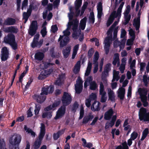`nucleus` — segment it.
I'll return each instance as SVG.
<instances>
[{
    "label": "nucleus",
    "instance_id": "1",
    "mask_svg": "<svg viewBox=\"0 0 149 149\" xmlns=\"http://www.w3.org/2000/svg\"><path fill=\"white\" fill-rule=\"evenodd\" d=\"M79 22V20L77 19H74L72 22H68L67 27L65 31H63L64 35L60 36L58 39V41H60V47H63L65 46L69 41V38L68 36L70 33L69 30L72 26V29L74 31L72 34V37L74 39L78 38V36L76 35V31L77 29V24Z\"/></svg>",
    "mask_w": 149,
    "mask_h": 149
},
{
    "label": "nucleus",
    "instance_id": "2",
    "mask_svg": "<svg viewBox=\"0 0 149 149\" xmlns=\"http://www.w3.org/2000/svg\"><path fill=\"white\" fill-rule=\"evenodd\" d=\"M124 4V2H122L118 8L115 16V18L118 17L117 20L114 22L109 29L107 33L108 36L105 38L104 41V49L106 54L109 53L110 44L111 42V36L112 30L117 25L119 21L121 16L122 9Z\"/></svg>",
    "mask_w": 149,
    "mask_h": 149
},
{
    "label": "nucleus",
    "instance_id": "3",
    "mask_svg": "<svg viewBox=\"0 0 149 149\" xmlns=\"http://www.w3.org/2000/svg\"><path fill=\"white\" fill-rule=\"evenodd\" d=\"M60 104L58 102H54L53 104L47 107L44 109V112L43 113L42 117L43 118H50L52 116L51 110H54Z\"/></svg>",
    "mask_w": 149,
    "mask_h": 149
},
{
    "label": "nucleus",
    "instance_id": "4",
    "mask_svg": "<svg viewBox=\"0 0 149 149\" xmlns=\"http://www.w3.org/2000/svg\"><path fill=\"white\" fill-rule=\"evenodd\" d=\"M21 140V137L20 135L15 134L14 135L9 141L10 146L13 149H19L18 144L20 143Z\"/></svg>",
    "mask_w": 149,
    "mask_h": 149
},
{
    "label": "nucleus",
    "instance_id": "5",
    "mask_svg": "<svg viewBox=\"0 0 149 149\" xmlns=\"http://www.w3.org/2000/svg\"><path fill=\"white\" fill-rule=\"evenodd\" d=\"M40 127V132L39 136V140H36L35 142L33 147L35 149H37L40 146L41 141L42 140L45 133V126L43 123H41Z\"/></svg>",
    "mask_w": 149,
    "mask_h": 149
},
{
    "label": "nucleus",
    "instance_id": "6",
    "mask_svg": "<svg viewBox=\"0 0 149 149\" xmlns=\"http://www.w3.org/2000/svg\"><path fill=\"white\" fill-rule=\"evenodd\" d=\"M4 41L6 43L9 44L12 47L13 49H17V44L15 42V37L12 34H8L5 37Z\"/></svg>",
    "mask_w": 149,
    "mask_h": 149
},
{
    "label": "nucleus",
    "instance_id": "7",
    "mask_svg": "<svg viewBox=\"0 0 149 149\" xmlns=\"http://www.w3.org/2000/svg\"><path fill=\"white\" fill-rule=\"evenodd\" d=\"M139 119L140 121L149 123V112H147L146 109L143 107L141 108L139 112Z\"/></svg>",
    "mask_w": 149,
    "mask_h": 149
},
{
    "label": "nucleus",
    "instance_id": "8",
    "mask_svg": "<svg viewBox=\"0 0 149 149\" xmlns=\"http://www.w3.org/2000/svg\"><path fill=\"white\" fill-rule=\"evenodd\" d=\"M47 89L46 88H42V92L39 95H35L33 96V98L38 103H41L44 102L46 99L45 95L47 94V93L46 91Z\"/></svg>",
    "mask_w": 149,
    "mask_h": 149
},
{
    "label": "nucleus",
    "instance_id": "9",
    "mask_svg": "<svg viewBox=\"0 0 149 149\" xmlns=\"http://www.w3.org/2000/svg\"><path fill=\"white\" fill-rule=\"evenodd\" d=\"M130 10V6L129 5H127L125 9V10L123 13L125 21L123 24L126 25L129 22L130 20L131 16L129 14Z\"/></svg>",
    "mask_w": 149,
    "mask_h": 149
},
{
    "label": "nucleus",
    "instance_id": "10",
    "mask_svg": "<svg viewBox=\"0 0 149 149\" xmlns=\"http://www.w3.org/2000/svg\"><path fill=\"white\" fill-rule=\"evenodd\" d=\"M38 29L37 23L36 21L32 22L28 31L29 33L31 36H33L36 33Z\"/></svg>",
    "mask_w": 149,
    "mask_h": 149
},
{
    "label": "nucleus",
    "instance_id": "11",
    "mask_svg": "<svg viewBox=\"0 0 149 149\" xmlns=\"http://www.w3.org/2000/svg\"><path fill=\"white\" fill-rule=\"evenodd\" d=\"M71 100L72 98L70 95L68 93L64 92L62 99L63 106L68 105L71 103Z\"/></svg>",
    "mask_w": 149,
    "mask_h": 149
},
{
    "label": "nucleus",
    "instance_id": "12",
    "mask_svg": "<svg viewBox=\"0 0 149 149\" xmlns=\"http://www.w3.org/2000/svg\"><path fill=\"white\" fill-rule=\"evenodd\" d=\"M83 81L81 79L78 78L76 81V83L75 85V88L76 93H79L82 91L83 88Z\"/></svg>",
    "mask_w": 149,
    "mask_h": 149
},
{
    "label": "nucleus",
    "instance_id": "13",
    "mask_svg": "<svg viewBox=\"0 0 149 149\" xmlns=\"http://www.w3.org/2000/svg\"><path fill=\"white\" fill-rule=\"evenodd\" d=\"M65 111V107L63 106L60 108L56 112V116L54 118L55 120L59 119L62 117L64 115Z\"/></svg>",
    "mask_w": 149,
    "mask_h": 149
},
{
    "label": "nucleus",
    "instance_id": "14",
    "mask_svg": "<svg viewBox=\"0 0 149 149\" xmlns=\"http://www.w3.org/2000/svg\"><path fill=\"white\" fill-rule=\"evenodd\" d=\"M141 8L139 10L138 14V17L135 18L134 20L133 25L135 27L136 29L138 30L140 26V15L143 11V10L141 9Z\"/></svg>",
    "mask_w": 149,
    "mask_h": 149
},
{
    "label": "nucleus",
    "instance_id": "15",
    "mask_svg": "<svg viewBox=\"0 0 149 149\" xmlns=\"http://www.w3.org/2000/svg\"><path fill=\"white\" fill-rule=\"evenodd\" d=\"M3 30L6 33H16L18 32V29L14 26L4 27L3 29Z\"/></svg>",
    "mask_w": 149,
    "mask_h": 149
},
{
    "label": "nucleus",
    "instance_id": "16",
    "mask_svg": "<svg viewBox=\"0 0 149 149\" xmlns=\"http://www.w3.org/2000/svg\"><path fill=\"white\" fill-rule=\"evenodd\" d=\"M8 52L7 48L4 47L1 50V59L3 61H5L8 57Z\"/></svg>",
    "mask_w": 149,
    "mask_h": 149
},
{
    "label": "nucleus",
    "instance_id": "17",
    "mask_svg": "<svg viewBox=\"0 0 149 149\" xmlns=\"http://www.w3.org/2000/svg\"><path fill=\"white\" fill-rule=\"evenodd\" d=\"M107 90L109 100L112 102H114L116 97L114 92L110 88H108Z\"/></svg>",
    "mask_w": 149,
    "mask_h": 149
},
{
    "label": "nucleus",
    "instance_id": "18",
    "mask_svg": "<svg viewBox=\"0 0 149 149\" xmlns=\"http://www.w3.org/2000/svg\"><path fill=\"white\" fill-rule=\"evenodd\" d=\"M118 97L120 100H123L124 99L125 94V89L123 88H119L117 91Z\"/></svg>",
    "mask_w": 149,
    "mask_h": 149
},
{
    "label": "nucleus",
    "instance_id": "19",
    "mask_svg": "<svg viewBox=\"0 0 149 149\" xmlns=\"http://www.w3.org/2000/svg\"><path fill=\"white\" fill-rule=\"evenodd\" d=\"M97 17L100 19L102 15H103L102 5L101 2H99L98 3L97 6Z\"/></svg>",
    "mask_w": 149,
    "mask_h": 149
},
{
    "label": "nucleus",
    "instance_id": "20",
    "mask_svg": "<svg viewBox=\"0 0 149 149\" xmlns=\"http://www.w3.org/2000/svg\"><path fill=\"white\" fill-rule=\"evenodd\" d=\"M86 17H85L81 20L79 26V29H78V28H77V31L79 32V31H81L80 29L84 30L85 29L86 25ZM78 25V24H77V26Z\"/></svg>",
    "mask_w": 149,
    "mask_h": 149
},
{
    "label": "nucleus",
    "instance_id": "21",
    "mask_svg": "<svg viewBox=\"0 0 149 149\" xmlns=\"http://www.w3.org/2000/svg\"><path fill=\"white\" fill-rule=\"evenodd\" d=\"M116 14V11H113L111 14L107 23V26H109L112 23L115 18V15Z\"/></svg>",
    "mask_w": 149,
    "mask_h": 149
},
{
    "label": "nucleus",
    "instance_id": "22",
    "mask_svg": "<svg viewBox=\"0 0 149 149\" xmlns=\"http://www.w3.org/2000/svg\"><path fill=\"white\" fill-rule=\"evenodd\" d=\"M40 35L38 33L36 34L34 36V39L31 44V46L33 48L38 47V40L39 38Z\"/></svg>",
    "mask_w": 149,
    "mask_h": 149
},
{
    "label": "nucleus",
    "instance_id": "23",
    "mask_svg": "<svg viewBox=\"0 0 149 149\" xmlns=\"http://www.w3.org/2000/svg\"><path fill=\"white\" fill-rule=\"evenodd\" d=\"M50 73L48 72V71L47 70H44L42 71L38 77V79H42L45 78L46 76L48 74H49L52 71V70H50Z\"/></svg>",
    "mask_w": 149,
    "mask_h": 149
},
{
    "label": "nucleus",
    "instance_id": "24",
    "mask_svg": "<svg viewBox=\"0 0 149 149\" xmlns=\"http://www.w3.org/2000/svg\"><path fill=\"white\" fill-rule=\"evenodd\" d=\"M111 64L108 63L106 64L104 68V71L102 72V74L103 76H107L108 72L111 70Z\"/></svg>",
    "mask_w": 149,
    "mask_h": 149
},
{
    "label": "nucleus",
    "instance_id": "25",
    "mask_svg": "<svg viewBox=\"0 0 149 149\" xmlns=\"http://www.w3.org/2000/svg\"><path fill=\"white\" fill-rule=\"evenodd\" d=\"M15 23V19L11 18H8L4 21L3 24L5 25H14Z\"/></svg>",
    "mask_w": 149,
    "mask_h": 149
},
{
    "label": "nucleus",
    "instance_id": "26",
    "mask_svg": "<svg viewBox=\"0 0 149 149\" xmlns=\"http://www.w3.org/2000/svg\"><path fill=\"white\" fill-rule=\"evenodd\" d=\"M113 113L112 109H109L104 114V118L106 120H109L111 117Z\"/></svg>",
    "mask_w": 149,
    "mask_h": 149
},
{
    "label": "nucleus",
    "instance_id": "27",
    "mask_svg": "<svg viewBox=\"0 0 149 149\" xmlns=\"http://www.w3.org/2000/svg\"><path fill=\"white\" fill-rule=\"evenodd\" d=\"M99 91V94L100 96L107 95V93L104 90V86L102 82L100 83Z\"/></svg>",
    "mask_w": 149,
    "mask_h": 149
},
{
    "label": "nucleus",
    "instance_id": "28",
    "mask_svg": "<svg viewBox=\"0 0 149 149\" xmlns=\"http://www.w3.org/2000/svg\"><path fill=\"white\" fill-rule=\"evenodd\" d=\"M100 103L97 101H95L91 107V109L92 111H97L99 109V106Z\"/></svg>",
    "mask_w": 149,
    "mask_h": 149
},
{
    "label": "nucleus",
    "instance_id": "29",
    "mask_svg": "<svg viewBox=\"0 0 149 149\" xmlns=\"http://www.w3.org/2000/svg\"><path fill=\"white\" fill-rule=\"evenodd\" d=\"M119 72L118 71H116L115 70L113 71V79L112 80V82L115 81H118L120 78L119 76Z\"/></svg>",
    "mask_w": 149,
    "mask_h": 149
},
{
    "label": "nucleus",
    "instance_id": "30",
    "mask_svg": "<svg viewBox=\"0 0 149 149\" xmlns=\"http://www.w3.org/2000/svg\"><path fill=\"white\" fill-rule=\"evenodd\" d=\"M71 50L70 46H68L63 51V54L65 58H67L69 55Z\"/></svg>",
    "mask_w": 149,
    "mask_h": 149
},
{
    "label": "nucleus",
    "instance_id": "31",
    "mask_svg": "<svg viewBox=\"0 0 149 149\" xmlns=\"http://www.w3.org/2000/svg\"><path fill=\"white\" fill-rule=\"evenodd\" d=\"M81 61H79L76 63L73 70L75 74L77 73L79 71L81 66Z\"/></svg>",
    "mask_w": 149,
    "mask_h": 149
},
{
    "label": "nucleus",
    "instance_id": "32",
    "mask_svg": "<svg viewBox=\"0 0 149 149\" xmlns=\"http://www.w3.org/2000/svg\"><path fill=\"white\" fill-rule=\"evenodd\" d=\"M44 57V54L42 52H38L36 53L35 55V59L39 61L42 60Z\"/></svg>",
    "mask_w": 149,
    "mask_h": 149
},
{
    "label": "nucleus",
    "instance_id": "33",
    "mask_svg": "<svg viewBox=\"0 0 149 149\" xmlns=\"http://www.w3.org/2000/svg\"><path fill=\"white\" fill-rule=\"evenodd\" d=\"M92 67V63L90 62H88V66L85 73V75L86 76H88L90 74L91 69Z\"/></svg>",
    "mask_w": 149,
    "mask_h": 149
},
{
    "label": "nucleus",
    "instance_id": "34",
    "mask_svg": "<svg viewBox=\"0 0 149 149\" xmlns=\"http://www.w3.org/2000/svg\"><path fill=\"white\" fill-rule=\"evenodd\" d=\"M79 45L77 44L75 45L74 47L72 52V58L74 59L77 53V52L79 48Z\"/></svg>",
    "mask_w": 149,
    "mask_h": 149
},
{
    "label": "nucleus",
    "instance_id": "35",
    "mask_svg": "<svg viewBox=\"0 0 149 149\" xmlns=\"http://www.w3.org/2000/svg\"><path fill=\"white\" fill-rule=\"evenodd\" d=\"M89 85V88L93 91L95 90L98 87V85L95 81H93L91 82Z\"/></svg>",
    "mask_w": 149,
    "mask_h": 149
},
{
    "label": "nucleus",
    "instance_id": "36",
    "mask_svg": "<svg viewBox=\"0 0 149 149\" xmlns=\"http://www.w3.org/2000/svg\"><path fill=\"white\" fill-rule=\"evenodd\" d=\"M93 78L91 76L88 77L86 80L85 82L84 83V87L86 88L87 87L88 84H90L91 82L93 81Z\"/></svg>",
    "mask_w": 149,
    "mask_h": 149
},
{
    "label": "nucleus",
    "instance_id": "37",
    "mask_svg": "<svg viewBox=\"0 0 149 149\" xmlns=\"http://www.w3.org/2000/svg\"><path fill=\"white\" fill-rule=\"evenodd\" d=\"M24 129L28 133H30L31 135L33 137L35 136V133L31 129L27 127L26 125L24 126Z\"/></svg>",
    "mask_w": 149,
    "mask_h": 149
},
{
    "label": "nucleus",
    "instance_id": "38",
    "mask_svg": "<svg viewBox=\"0 0 149 149\" xmlns=\"http://www.w3.org/2000/svg\"><path fill=\"white\" fill-rule=\"evenodd\" d=\"M64 131V130H62L54 134V138L55 140H57L59 136L63 134Z\"/></svg>",
    "mask_w": 149,
    "mask_h": 149
},
{
    "label": "nucleus",
    "instance_id": "39",
    "mask_svg": "<svg viewBox=\"0 0 149 149\" xmlns=\"http://www.w3.org/2000/svg\"><path fill=\"white\" fill-rule=\"evenodd\" d=\"M123 126L124 127V130H131V127L128 124L127 120H126L125 121L123 124Z\"/></svg>",
    "mask_w": 149,
    "mask_h": 149
},
{
    "label": "nucleus",
    "instance_id": "40",
    "mask_svg": "<svg viewBox=\"0 0 149 149\" xmlns=\"http://www.w3.org/2000/svg\"><path fill=\"white\" fill-rule=\"evenodd\" d=\"M148 132V128L145 129L143 132L142 136L141 139V141L143 140L147 136Z\"/></svg>",
    "mask_w": 149,
    "mask_h": 149
},
{
    "label": "nucleus",
    "instance_id": "41",
    "mask_svg": "<svg viewBox=\"0 0 149 149\" xmlns=\"http://www.w3.org/2000/svg\"><path fill=\"white\" fill-rule=\"evenodd\" d=\"M82 4V0H76L75 2V8L79 9Z\"/></svg>",
    "mask_w": 149,
    "mask_h": 149
},
{
    "label": "nucleus",
    "instance_id": "42",
    "mask_svg": "<svg viewBox=\"0 0 149 149\" xmlns=\"http://www.w3.org/2000/svg\"><path fill=\"white\" fill-rule=\"evenodd\" d=\"M99 55L97 52H96L93 58L94 63L96 64L97 63V61L99 58Z\"/></svg>",
    "mask_w": 149,
    "mask_h": 149
},
{
    "label": "nucleus",
    "instance_id": "43",
    "mask_svg": "<svg viewBox=\"0 0 149 149\" xmlns=\"http://www.w3.org/2000/svg\"><path fill=\"white\" fill-rule=\"evenodd\" d=\"M46 88L47 89L46 91L47 93V94L52 93L54 90V87L52 86H50L48 87L44 88Z\"/></svg>",
    "mask_w": 149,
    "mask_h": 149
},
{
    "label": "nucleus",
    "instance_id": "44",
    "mask_svg": "<svg viewBox=\"0 0 149 149\" xmlns=\"http://www.w3.org/2000/svg\"><path fill=\"white\" fill-rule=\"evenodd\" d=\"M90 21L93 24L95 22V18L94 14L93 12H91L89 17Z\"/></svg>",
    "mask_w": 149,
    "mask_h": 149
},
{
    "label": "nucleus",
    "instance_id": "45",
    "mask_svg": "<svg viewBox=\"0 0 149 149\" xmlns=\"http://www.w3.org/2000/svg\"><path fill=\"white\" fill-rule=\"evenodd\" d=\"M148 78L146 75H144L143 76V81L145 85L147 86L148 85Z\"/></svg>",
    "mask_w": 149,
    "mask_h": 149
},
{
    "label": "nucleus",
    "instance_id": "46",
    "mask_svg": "<svg viewBox=\"0 0 149 149\" xmlns=\"http://www.w3.org/2000/svg\"><path fill=\"white\" fill-rule=\"evenodd\" d=\"M72 8L71 7L69 8V10L70 11V13L68 14V17L69 18V20H71L72 19L74 14L73 12L72 11Z\"/></svg>",
    "mask_w": 149,
    "mask_h": 149
},
{
    "label": "nucleus",
    "instance_id": "47",
    "mask_svg": "<svg viewBox=\"0 0 149 149\" xmlns=\"http://www.w3.org/2000/svg\"><path fill=\"white\" fill-rule=\"evenodd\" d=\"M138 136V134L136 132H133L131 134L130 138L134 140L137 138Z\"/></svg>",
    "mask_w": 149,
    "mask_h": 149
},
{
    "label": "nucleus",
    "instance_id": "48",
    "mask_svg": "<svg viewBox=\"0 0 149 149\" xmlns=\"http://www.w3.org/2000/svg\"><path fill=\"white\" fill-rule=\"evenodd\" d=\"M129 34L131 37V38L134 40L135 38V32L132 29H131L129 30Z\"/></svg>",
    "mask_w": 149,
    "mask_h": 149
},
{
    "label": "nucleus",
    "instance_id": "49",
    "mask_svg": "<svg viewBox=\"0 0 149 149\" xmlns=\"http://www.w3.org/2000/svg\"><path fill=\"white\" fill-rule=\"evenodd\" d=\"M30 15L27 13L24 12L23 14V18L25 19L24 23H26L30 16Z\"/></svg>",
    "mask_w": 149,
    "mask_h": 149
},
{
    "label": "nucleus",
    "instance_id": "50",
    "mask_svg": "<svg viewBox=\"0 0 149 149\" xmlns=\"http://www.w3.org/2000/svg\"><path fill=\"white\" fill-rule=\"evenodd\" d=\"M116 119V115L113 116L112 117L110 123V126L111 127H112L114 125Z\"/></svg>",
    "mask_w": 149,
    "mask_h": 149
},
{
    "label": "nucleus",
    "instance_id": "51",
    "mask_svg": "<svg viewBox=\"0 0 149 149\" xmlns=\"http://www.w3.org/2000/svg\"><path fill=\"white\" fill-rule=\"evenodd\" d=\"M40 33L43 37H44L47 34V31H46V27H44L41 30Z\"/></svg>",
    "mask_w": 149,
    "mask_h": 149
},
{
    "label": "nucleus",
    "instance_id": "52",
    "mask_svg": "<svg viewBox=\"0 0 149 149\" xmlns=\"http://www.w3.org/2000/svg\"><path fill=\"white\" fill-rule=\"evenodd\" d=\"M40 108V106L39 105L36 104V108L34 110L35 113L36 115L38 114Z\"/></svg>",
    "mask_w": 149,
    "mask_h": 149
},
{
    "label": "nucleus",
    "instance_id": "53",
    "mask_svg": "<svg viewBox=\"0 0 149 149\" xmlns=\"http://www.w3.org/2000/svg\"><path fill=\"white\" fill-rule=\"evenodd\" d=\"M140 70L141 72H143L146 65V64L144 62L140 63Z\"/></svg>",
    "mask_w": 149,
    "mask_h": 149
},
{
    "label": "nucleus",
    "instance_id": "54",
    "mask_svg": "<svg viewBox=\"0 0 149 149\" xmlns=\"http://www.w3.org/2000/svg\"><path fill=\"white\" fill-rule=\"evenodd\" d=\"M97 97L96 94L95 93H92L89 96V99L91 100H95Z\"/></svg>",
    "mask_w": 149,
    "mask_h": 149
},
{
    "label": "nucleus",
    "instance_id": "55",
    "mask_svg": "<svg viewBox=\"0 0 149 149\" xmlns=\"http://www.w3.org/2000/svg\"><path fill=\"white\" fill-rule=\"evenodd\" d=\"M76 35L79 37V36H80V38L79 39V41H81L83 38V36L81 34V31H79V32L76 31Z\"/></svg>",
    "mask_w": 149,
    "mask_h": 149
},
{
    "label": "nucleus",
    "instance_id": "56",
    "mask_svg": "<svg viewBox=\"0 0 149 149\" xmlns=\"http://www.w3.org/2000/svg\"><path fill=\"white\" fill-rule=\"evenodd\" d=\"M84 113V110L83 107L82 106H81L80 112V117H79V119H81L83 118Z\"/></svg>",
    "mask_w": 149,
    "mask_h": 149
},
{
    "label": "nucleus",
    "instance_id": "57",
    "mask_svg": "<svg viewBox=\"0 0 149 149\" xmlns=\"http://www.w3.org/2000/svg\"><path fill=\"white\" fill-rule=\"evenodd\" d=\"M28 0H24L23 1L22 7V10H23L24 8H25V7L27 6L28 4Z\"/></svg>",
    "mask_w": 149,
    "mask_h": 149
},
{
    "label": "nucleus",
    "instance_id": "58",
    "mask_svg": "<svg viewBox=\"0 0 149 149\" xmlns=\"http://www.w3.org/2000/svg\"><path fill=\"white\" fill-rule=\"evenodd\" d=\"M134 40H133V39L132 38H131L129 39L127 41L126 45H133Z\"/></svg>",
    "mask_w": 149,
    "mask_h": 149
},
{
    "label": "nucleus",
    "instance_id": "59",
    "mask_svg": "<svg viewBox=\"0 0 149 149\" xmlns=\"http://www.w3.org/2000/svg\"><path fill=\"white\" fill-rule=\"evenodd\" d=\"M125 40V39L124 40V39L122 41V42L120 43L119 44V46H120V50L124 48Z\"/></svg>",
    "mask_w": 149,
    "mask_h": 149
},
{
    "label": "nucleus",
    "instance_id": "60",
    "mask_svg": "<svg viewBox=\"0 0 149 149\" xmlns=\"http://www.w3.org/2000/svg\"><path fill=\"white\" fill-rule=\"evenodd\" d=\"M33 79L31 78H30L29 80L27 82L26 85L25 86V89H27L29 87Z\"/></svg>",
    "mask_w": 149,
    "mask_h": 149
},
{
    "label": "nucleus",
    "instance_id": "61",
    "mask_svg": "<svg viewBox=\"0 0 149 149\" xmlns=\"http://www.w3.org/2000/svg\"><path fill=\"white\" fill-rule=\"evenodd\" d=\"M126 34V32L123 29H121V38H124Z\"/></svg>",
    "mask_w": 149,
    "mask_h": 149
},
{
    "label": "nucleus",
    "instance_id": "62",
    "mask_svg": "<svg viewBox=\"0 0 149 149\" xmlns=\"http://www.w3.org/2000/svg\"><path fill=\"white\" fill-rule=\"evenodd\" d=\"M122 149H128L129 147L127 145L126 142L125 141L122 143Z\"/></svg>",
    "mask_w": 149,
    "mask_h": 149
},
{
    "label": "nucleus",
    "instance_id": "63",
    "mask_svg": "<svg viewBox=\"0 0 149 149\" xmlns=\"http://www.w3.org/2000/svg\"><path fill=\"white\" fill-rule=\"evenodd\" d=\"M106 95H101V102H105L107 100Z\"/></svg>",
    "mask_w": 149,
    "mask_h": 149
},
{
    "label": "nucleus",
    "instance_id": "64",
    "mask_svg": "<svg viewBox=\"0 0 149 149\" xmlns=\"http://www.w3.org/2000/svg\"><path fill=\"white\" fill-rule=\"evenodd\" d=\"M58 30V28L56 25H53L52 27L51 31L53 33L56 32Z\"/></svg>",
    "mask_w": 149,
    "mask_h": 149
}]
</instances>
